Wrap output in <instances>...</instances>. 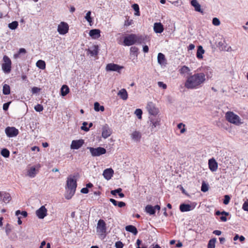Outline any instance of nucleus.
I'll return each instance as SVG.
<instances>
[{
	"label": "nucleus",
	"instance_id": "79ce46f5",
	"mask_svg": "<svg viewBox=\"0 0 248 248\" xmlns=\"http://www.w3.org/2000/svg\"><path fill=\"white\" fill-rule=\"evenodd\" d=\"M36 169L34 167H31L28 171V175L31 177H34L35 175Z\"/></svg>",
	"mask_w": 248,
	"mask_h": 248
},
{
	"label": "nucleus",
	"instance_id": "39448f33",
	"mask_svg": "<svg viewBox=\"0 0 248 248\" xmlns=\"http://www.w3.org/2000/svg\"><path fill=\"white\" fill-rule=\"evenodd\" d=\"M5 133L9 138L16 137L19 133L18 130L15 127H7L5 129Z\"/></svg>",
	"mask_w": 248,
	"mask_h": 248
},
{
	"label": "nucleus",
	"instance_id": "c85d7f7f",
	"mask_svg": "<svg viewBox=\"0 0 248 248\" xmlns=\"http://www.w3.org/2000/svg\"><path fill=\"white\" fill-rule=\"evenodd\" d=\"M165 55L162 53H159L157 55V62L160 65H164L165 63Z\"/></svg>",
	"mask_w": 248,
	"mask_h": 248
},
{
	"label": "nucleus",
	"instance_id": "aec40b11",
	"mask_svg": "<svg viewBox=\"0 0 248 248\" xmlns=\"http://www.w3.org/2000/svg\"><path fill=\"white\" fill-rule=\"evenodd\" d=\"M208 165L210 170L212 171H215L217 169V162L214 158L209 160Z\"/></svg>",
	"mask_w": 248,
	"mask_h": 248
},
{
	"label": "nucleus",
	"instance_id": "f03ea898",
	"mask_svg": "<svg viewBox=\"0 0 248 248\" xmlns=\"http://www.w3.org/2000/svg\"><path fill=\"white\" fill-rule=\"evenodd\" d=\"M226 118L230 123L236 125H239L242 124L240 117L232 112H227L226 113Z\"/></svg>",
	"mask_w": 248,
	"mask_h": 248
},
{
	"label": "nucleus",
	"instance_id": "de8ad7c7",
	"mask_svg": "<svg viewBox=\"0 0 248 248\" xmlns=\"http://www.w3.org/2000/svg\"><path fill=\"white\" fill-rule=\"evenodd\" d=\"M208 190V185L205 184L204 182H203L202 185L201 190L203 192H205L207 191Z\"/></svg>",
	"mask_w": 248,
	"mask_h": 248
},
{
	"label": "nucleus",
	"instance_id": "09e8293b",
	"mask_svg": "<svg viewBox=\"0 0 248 248\" xmlns=\"http://www.w3.org/2000/svg\"><path fill=\"white\" fill-rule=\"evenodd\" d=\"M34 109L37 112H41L43 111L44 108L42 105L40 104H37L34 107Z\"/></svg>",
	"mask_w": 248,
	"mask_h": 248
},
{
	"label": "nucleus",
	"instance_id": "2f4dec72",
	"mask_svg": "<svg viewBox=\"0 0 248 248\" xmlns=\"http://www.w3.org/2000/svg\"><path fill=\"white\" fill-rule=\"evenodd\" d=\"M61 92L62 96H65L69 92V89L68 87L66 85H62L61 89Z\"/></svg>",
	"mask_w": 248,
	"mask_h": 248
},
{
	"label": "nucleus",
	"instance_id": "9d476101",
	"mask_svg": "<svg viewBox=\"0 0 248 248\" xmlns=\"http://www.w3.org/2000/svg\"><path fill=\"white\" fill-rule=\"evenodd\" d=\"M69 26L68 24L64 22H61L58 26L57 31L60 34H65L68 32Z\"/></svg>",
	"mask_w": 248,
	"mask_h": 248
},
{
	"label": "nucleus",
	"instance_id": "4d7b16f0",
	"mask_svg": "<svg viewBox=\"0 0 248 248\" xmlns=\"http://www.w3.org/2000/svg\"><path fill=\"white\" fill-rule=\"evenodd\" d=\"M11 231V226L9 224H7L5 229V232L7 235H9Z\"/></svg>",
	"mask_w": 248,
	"mask_h": 248
},
{
	"label": "nucleus",
	"instance_id": "6e6d98bb",
	"mask_svg": "<svg viewBox=\"0 0 248 248\" xmlns=\"http://www.w3.org/2000/svg\"><path fill=\"white\" fill-rule=\"evenodd\" d=\"M26 52V49L25 48H21L19 49V50L18 51V54H15L14 55V56H15V57L16 58L19 54L25 53Z\"/></svg>",
	"mask_w": 248,
	"mask_h": 248
},
{
	"label": "nucleus",
	"instance_id": "4be33fe9",
	"mask_svg": "<svg viewBox=\"0 0 248 248\" xmlns=\"http://www.w3.org/2000/svg\"><path fill=\"white\" fill-rule=\"evenodd\" d=\"M154 30L156 33H161L164 31L163 25L161 23H155L154 25Z\"/></svg>",
	"mask_w": 248,
	"mask_h": 248
},
{
	"label": "nucleus",
	"instance_id": "473e14b6",
	"mask_svg": "<svg viewBox=\"0 0 248 248\" xmlns=\"http://www.w3.org/2000/svg\"><path fill=\"white\" fill-rule=\"evenodd\" d=\"M135 43H138L139 44L145 43V37L141 35H137L136 34V38H135Z\"/></svg>",
	"mask_w": 248,
	"mask_h": 248
},
{
	"label": "nucleus",
	"instance_id": "f704fd0d",
	"mask_svg": "<svg viewBox=\"0 0 248 248\" xmlns=\"http://www.w3.org/2000/svg\"><path fill=\"white\" fill-rule=\"evenodd\" d=\"M94 109L96 111H104L105 108L103 106H101L98 102H96L94 104Z\"/></svg>",
	"mask_w": 248,
	"mask_h": 248
},
{
	"label": "nucleus",
	"instance_id": "6e6552de",
	"mask_svg": "<svg viewBox=\"0 0 248 248\" xmlns=\"http://www.w3.org/2000/svg\"><path fill=\"white\" fill-rule=\"evenodd\" d=\"M124 68V67L113 63H110L107 65L106 70L107 71H116L120 73V71Z\"/></svg>",
	"mask_w": 248,
	"mask_h": 248
},
{
	"label": "nucleus",
	"instance_id": "ddd939ff",
	"mask_svg": "<svg viewBox=\"0 0 248 248\" xmlns=\"http://www.w3.org/2000/svg\"><path fill=\"white\" fill-rule=\"evenodd\" d=\"M106 231V223L102 219H100L97 223V232L103 234Z\"/></svg>",
	"mask_w": 248,
	"mask_h": 248
},
{
	"label": "nucleus",
	"instance_id": "c03bdc74",
	"mask_svg": "<svg viewBox=\"0 0 248 248\" xmlns=\"http://www.w3.org/2000/svg\"><path fill=\"white\" fill-rule=\"evenodd\" d=\"M189 71V68L186 66H182L181 68L179 70L180 73L182 74L187 73Z\"/></svg>",
	"mask_w": 248,
	"mask_h": 248
},
{
	"label": "nucleus",
	"instance_id": "4468645a",
	"mask_svg": "<svg viewBox=\"0 0 248 248\" xmlns=\"http://www.w3.org/2000/svg\"><path fill=\"white\" fill-rule=\"evenodd\" d=\"M112 133L111 129L107 124H105L102 127V136L104 139H106L110 136Z\"/></svg>",
	"mask_w": 248,
	"mask_h": 248
},
{
	"label": "nucleus",
	"instance_id": "f257e3e1",
	"mask_svg": "<svg viewBox=\"0 0 248 248\" xmlns=\"http://www.w3.org/2000/svg\"><path fill=\"white\" fill-rule=\"evenodd\" d=\"M205 80V75L203 73L195 74L187 78L185 86L187 89L196 88L202 84Z\"/></svg>",
	"mask_w": 248,
	"mask_h": 248
},
{
	"label": "nucleus",
	"instance_id": "20e7f679",
	"mask_svg": "<svg viewBox=\"0 0 248 248\" xmlns=\"http://www.w3.org/2000/svg\"><path fill=\"white\" fill-rule=\"evenodd\" d=\"M89 149L92 156H98L101 155H104L106 153V150L103 147H98L97 148H93L91 147H87Z\"/></svg>",
	"mask_w": 248,
	"mask_h": 248
},
{
	"label": "nucleus",
	"instance_id": "4c0bfd02",
	"mask_svg": "<svg viewBox=\"0 0 248 248\" xmlns=\"http://www.w3.org/2000/svg\"><path fill=\"white\" fill-rule=\"evenodd\" d=\"M0 153H1V155L5 158L9 157V156L10 155V152L6 148L2 149Z\"/></svg>",
	"mask_w": 248,
	"mask_h": 248
},
{
	"label": "nucleus",
	"instance_id": "7ed1b4c3",
	"mask_svg": "<svg viewBox=\"0 0 248 248\" xmlns=\"http://www.w3.org/2000/svg\"><path fill=\"white\" fill-rule=\"evenodd\" d=\"M4 63L2 64V69L5 73H9L11 70L12 62L10 58L5 55L3 56Z\"/></svg>",
	"mask_w": 248,
	"mask_h": 248
},
{
	"label": "nucleus",
	"instance_id": "5fc2aeb1",
	"mask_svg": "<svg viewBox=\"0 0 248 248\" xmlns=\"http://www.w3.org/2000/svg\"><path fill=\"white\" fill-rule=\"evenodd\" d=\"M133 23V20H129L128 18L125 21L124 26H129L131 25H132Z\"/></svg>",
	"mask_w": 248,
	"mask_h": 248
},
{
	"label": "nucleus",
	"instance_id": "2eb2a0df",
	"mask_svg": "<svg viewBox=\"0 0 248 248\" xmlns=\"http://www.w3.org/2000/svg\"><path fill=\"white\" fill-rule=\"evenodd\" d=\"M36 215L40 219H43L47 215V209L44 206H42L36 211Z\"/></svg>",
	"mask_w": 248,
	"mask_h": 248
},
{
	"label": "nucleus",
	"instance_id": "c9c22d12",
	"mask_svg": "<svg viewBox=\"0 0 248 248\" xmlns=\"http://www.w3.org/2000/svg\"><path fill=\"white\" fill-rule=\"evenodd\" d=\"M2 92L5 95L9 94L10 93V87L9 85L6 84H4L3 86Z\"/></svg>",
	"mask_w": 248,
	"mask_h": 248
},
{
	"label": "nucleus",
	"instance_id": "0eeeda50",
	"mask_svg": "<svg viewBox=\"0 0 248 248\" xmlns=\"http://www.w3.org/2000/svg\"><path fill=\"white\" fill-rule=\"evenodd\" d=\"M136 34H130L124 38V44L125 46H130L135 44Z\"/></svg>",
	"mask_w": 248,
	"mask_h": 248
},
{
	"label": "nucleus",
	"instance_id": "9b49d317",
	"mask_svg": "<svg viewBox=\"0 0 248 248\" xmlns=\"http://www.w3.org/2000/svg\"><path fill=\"white\" fill-rule=\"evenodd\" d=\"M150 118V127L151 131H156L157 129L156 127L159 126L160 125V119L158 118L154 119L153 118Z\"/></svg>",
	"mask_w": 248,
	"mask_h": 248
},
{
	"label": "nucleus",
	"instance_id": "1a4fd4ad",
	"mask_svg": "<svg viewBox=\"0 0 248 248\" xmlns=\"http://www.w3.org/2000/svg\"><path fill=\"white\" fill-rule=\"evenodd\" d=\"M218 48L221 51H231L232 48L230 46H228L227 43L224 39L221 38V41L218 42Z\"/></svg>",
	"mask_w": 248,
	"mask_h": 248
},
{
	"label": "nucleus",
	"instance_id": "f8f14e48",
	"mask_svg": "<svg viewBox=\"0 0 248 248\" xmlns=\"http://www.w3.org/2000/svg\"><path fill=\"white\" fill-rule=\"evenodd\" d=\"M146 108L147 111L152 115L155 116L158 113V110L157 108H156L152 102H150L148 103Z\"/></svg>",
	"mask_w": 248,
	"mask_h": 248
},
{
	"label": "nucleus",
	"instance_id": "a878e982",
	"mask_svg": "<svg viewBox=\"0 0 248 248\" xmlns=\"http://www.w3.org/2000/svg\"><path fill=\"white\" fill-rule=\"evenodd\" d=\"M118 95L124 100H126L128 98V94L125 89H121L118 93Z\"/></svg>",
	"mask_w": 248,
	"mask_h": 248
},
{
	"label": "nucleus",
	"instance_id": "37998d69",
	"mask_svg": "<svg viewBox=\"0 0 248 248\" xmlns=\"http://www.w3.org/2000/svg\"><path fill=\"white\" fill-rule=\"evenodd\" d=\"M132 7L133 8V9L135 10V11L136 12L135 13V15L139 16L140 15V11H139V6L138 4H134L132 5Z\"/></svg>",
	"mask_w": 248,
	"mask_h": 248
},
{
	"label": "nucleus",
	"instance_id": "3c124183",
	"mask_svg": "<svg viewBox=\"0 0 248 248\" xmlns=\"http://www.w3.org/2000/svg\"><path fill=\"white\" fill-rule=\"evenodd\" d=\"M242 209L248 212V199L244 202L243 204Z\"/></svg>",
	"mask_w": 248,
	"mask_h": 248
},
{
	"label": "nucleus",
	"instance_id": "b1692460",
	"mask_svg": "<svg viewBox=\"0 0 248 248\" xmlns=\"http://www.w3.org/2000/svg\"><path fill=\"white\" fill-rule=\"evenodd\" d=\"M230 215L229 212L225 211L220 212L218 211V216H220L219 218L221 221L226 222L227 220V217Z\"/></svg>",
	"mask_w": 248,
	"mask_h": 248
},
{
	"label": "nucleus",
	"instance_id": "69168bd1",
	"mask_svg": "<svg viewBox=\"0 0 248 248\" xmlns=\"http://www.w3.org/2000/svg\"><path fill=\"white\" fill-rule=\"evenodd\" d=\"M109 201L114 205L117 206V202H118L116 201L115 200L113 199H110Z\"/></svg>",
	"mask_w": 248,
	"mask_h": 248
},
{
	"label": "nucleus",
	"instance_id": "a211bd4d",
	"mask_svg": "<svg viewBox=\"0 0 248 248\" xmlns=\"http://www.w3.org/2000/svg\"><path fill=\"white\" fill-rule=\"evenodd\" d=\"M191 5L194 7V9L196 12L203 14V10L201 8V5L199 3L197 0H191L190 1Z\"/></svg>",
	"mask_w": 248,
	"mask_h": 248
},
{
	"label": "nucleus",
	"instance_id": "052dcab7",
	"mask_svg": "<svg viewBox=\"0 0 248 248\" xmlns=\"http://www.w3.org/2000/svg\"><path fill=\"white\" fill-rule=\"evenodd\" d=\"M40 90V89L38 88V87H34L32 88L31 89V92H32V93H38Z\"/></svg>",
	"mask_w": 248,
	"mask_h": 248
},
{
	"label": "nucleus",
	"instance_id": "f3484780",
	"mask_svg": "<svg viewBox=\"0 0 248 248\" xmlns=\"http://www.w3.org/2000/svg\"><path fill=\"white\" fill-rule=\"evenodd\" d=\"M0 198L5 203L9 202L11 200L10 194L3 191L0 192Z\"/></svg>",
	"mask_w": 248,
	"mask_h": 248
},
{
	"label": "nucleus",
	"instance_id": "58836bf2",
	"mask_svg": "<svg viewBox=\"0 0 248 248\" xmlns=\"http://www.w3.org/2000/svg\"><path fill=\"white\" fill-rule=\"evenodd\" d=\"M18 25L17 21H15L8 24V27L11 30L16 29Z\"/></svg>",
	"mask_w": 248,
	"mask_h": 248
},
{
	"label": "nucleus",
	"instance_id": "8fccbe9b",
	"mask_svg": "<svg viewBox=\"0 0 248 248\" xmlns=\"http://www.w3.org/2000/svg\"><path fill=\"white\" fill-rule=\"evenodd\" d=\"M230 201V197L228 195H225L224 199L223 201V203L225 205H227L229 203Z\"/></svg>",
	"mask_w": 248,
	"mask_h": 248
},
{
	"label": "nucleus",
	"instance_id": "dca6fc26",
	"mask_svg": "<svg viewBox=\"0 0 248 248\" xmlns=\"http://www.w3.org/2000/svg\"><path fill=\"white\" fill-rule=\"evenodd\" d=\"M83 140H74L72 141L71 148L72 149H78L84 144Z\"/></svg>",
	"mask_w": 248,
	"mask_h": 248
},
{
	"label": "nucleus",
	"instance_id": "0e129e2a",
	"mask_svg": "<svg viewBox=\"0 0 248 248\" xmlns=\"http://www.w3.org/2000/svg\"><path fill=\"white\" fill-rule=\"evenodd\" d=\"M80 192L82 193L87 194V193H88L89 192V189L86 187H84V188H82L81 189Z\"/></svg>",
	"mask_w": 248,
	"mask_h": 248
},
{
	"label": "nucleus",
	"instance_id": "bb28decb",
	"mask_svg": "<svg viewBox=\"0 0 248 248\" xmlns=\"http://www.w3.org/2000/svg\"><path fill=\"white\" fill-rule=\"evenodd\" d=\"M125 230L127 232L132 233L134 235L138 233V231L136 227L133 225H129L125 227Z\"/></svg>",
	"mask_w": 248,
	"mask_h": 248
},
{
	"label": "nucleus",
	"instance_id": "5701e85b",
	"mask_svg": "<svg viewBox=\"0 0 248 248\" xmlns=\"http://www.w3.org/2000/svg\"><path fill=\"white\" fill-rule=\"evenodd\" d=\"M194 207H192L191 205L188 204L182 203L180 205V210L181 212H187L193 209Z\"/></svg>",
	"mask_w": 248,
	"mask_h": 248
},
{
	"label": "nucleus",
	"instance_id": "393cba45",
	"mask_svg": "<svg viewBox=\"0 0 248 248\" xmlns=\"http://www.w3.org/2000/svg\"><path fill=\"white\" fill-rule=\"evenodd\" d=\"M100 31L99 29H93L89 32V35L93 38L97 39L100 36Z\"/></svg>",
	"mask_w": 248,
	"mask_h": 248
},
{
	"label": "nucleus",
	"instance_id": "13d9d810",
	"mask_svg": "<svg viewBox=\"0 0 248 248\" xmlns=\"http://www.w3.org/2000/svg\"><path fill=\"white\" fill-rule=\"evenodd\" d=\"M123 244L121 241H118L115 243V247L116 248H123Z\"/></svg>",
	"mask_w": 248,
	"mask_h": 248
},
{
	"label": "nucleus",
	"instance_id": "774afa93",
	"mask_svg": "<svg viewBox=\"0 0 248 248\" xmlns=\"http://www.w3.org/2000/svg\"><path fill=\"white\" fill-rule=\"evenodd\" d=\"M143 51L145 53H147L149 51V47L145 45L143 46Z\"/></svg>",
	"mask_w": 248,
	"mask_h": 248
},
{
	"label": "nucleus",
	"instance_id": "ea45409f",
	"mask_svg": "<svg viewBox=\"0 0 248 248\" xmlns=\"http://www.w3.org/2000/svg\"><path fill=\"white\" fill-rule=\"evenodd\" d=\"M130 54L131 55H134L136 57L138 56V51L139 50V49L138 47L136 46H132L130 48Z\"/></svg>",
	"mask_w": 248,
	"mask_h": 248
},
{
	"label": "nucleus",
	"instance_id": "49530a36",
	"mask_svg": "<svg viewBox=\"0 0 248 248\" xmlns=\"http://www.w3.org/2000/svg\"><path fill=\"white\" fill-rule=\"evenodd\" d=\"M91 11H88L86 13V16H85V19L87 20V21L89 23H91L92 22V18H91Z\"/></svg>",
	"mask_w": 248,
	"mask_h": 248
},
{
	"label": "nucleus",
	"instance_id": "423d86ee",
	"mask_svg": "<svg viewBox=\"0 0 248 248\" xmlns=\"http://www.w3.org/2000/svg\"><path fill=\"white\" fill-rule=\"evenodd\" d=\"M77 186V184L76 180L74 179V178H73L71 176H69L67 178L66 182V187L68 189L76 190Z\"/></svg>",
	"mask_w": 248,
	"mask_h": 248
},
{
	"label": "nucleus",
	"instance_id": "680f3d73",
	"mask_svg": "<svg viewBox=\"0 0 248 248\" xmlns=\"http://www.w3.org/2000/svg\"><path fill=\"white\" fill-rule=\"evenodd\" d=\"M11 103V102H9L7 103H5L3 105V109L4 110H7L8 109L9 106L10 104Z\"/></svg>",
	"mask_w": 248,
	"mask_h": 248
},
{
	"label": "nucleus",
	"instance_id": "c756f323",
	"mask_svg": "<svg viewBox=\"0 0 248 248\" xmlns=\"http://www.w3.org/2000/svg\"><path fill=\"white\" fill-rule=\"evenodd\" d=\"M145 210L146 213L149 214L150 215H154L155 213V208L151 205H147L145 207Z\"/></svg>",
	"mask_w": 248,
	"mask_h": 248
},
{
	"label": "nucleus",
	"instance_id": "cd10ccee",
	"mask_svg": "<svg viewBox=\"0 0 248 248\" xmlns=\"http://www.w3.org/2000/svg\"><path fill=\"white\" fill-rule=\"evenodd\" d=\"M204 50L203 49V47L201 46H199L198 47V49L197 51L196 56L198 59H202L203 58L202 54L204 53Z\"/></svg>",
	"mask_w": 248,
	"mask_h": 248
},
{
	"label": "nucleus",
	"instance_id": "6ab92c4d",
	"mask_svg": "<svg viewBox=\"0 0 248 248\" xmlns=\"http://www.w3.org/2000/svg\"><path fill=\"white\" fill-rule=\"evenodd\" d=\"M113 173L114 171L112 169H107L104 170L103 175L106 179L108 180L111 179Z\"/></svg>",
	"mask_w": 248,
	"mask_h": 248
},
{
	"label": "nucleus",
	"instance_id": "7c9ffc66",
	"mask_svg": "<svg viewBox=\"0 0 248 248\" xmlns=\"http://www.w3.org/2000/svg\"><path fill=\"white\" fill-rule=\"evenodd\" d=\"M88 51L92 56H95L98 54V46H93L91 48L88 49Z\"/></svg>",
	"mask_w": 248,
	"mask_h": 248
},
{
	"label": "nucleus",
	"instance_id": "338daca9",
	"mask_svg": "<svg viewBox=\"0 0 248 248\" xmlns=\"http://www.w3.org/2000/svg\"><path fill=\"white\" fill-rule=\"evenodd\" d=\"M149 248H161L157 244H153Z\"/></svg>",
	"mask_w": 248,
	"mask_h": 248
},
{
	"label": "nucleus",
	"instance_id": "603ef678",
	"mask_svg": "<svg viewBox=\"0 0 248 248\" xmlns=\"http://www.w3.org/2000/svg\"><path fill=\"white\" fill-rule=\"evenodd\" d=\"M122 190V188H118L116 189H115V190H111L110 191V193L112 195H114V196H115L116 195L117 193H119L120 192H121Z\"/></svg>",
	"mask_w": 248,
	"mask_h": 248
},
{
	"label": "nucleus",
	"instance_id": "a18cd8bd",
	"mask_svg": "<svg viewBox=\"0 0 248 248\" xmlns=\"http://www.w3.org/2000/svg\"><path fill=\"white\" fill-rule=\"evenodd\" d=\"M134 113L136 115V116H137L138 119H141L142 111L141 109H140V108L136 109V110L135 111Z\"/></svg>",
	"mask_w": 248,
	"mask_h": 248
},
{
	"label": "nucleus",
	"instance_id": "bf43d9fd",
	"mask_svg": "<svg viewBox=\"0 0 248 248\" xmlns=\"http://www.w3.org/2000/svg\"><path fill=\"white\" fill-rule=\"evenodd\" d=\"M157 84L159 87H162L164 89H165L167 88L166 84H164L163 82L159 81V82H158Z\"/></svg>",
	"mask_w": 248,
	"mask_h": 248
},
{
	"label": "nucleus",
	"instance_id": "e433bc0d",
	"mask_svg": "<svg viewBox=\"0 0 248 248\" xmlns=\"http://www.w3.org/2000/svg\"><path fill=\"white\" fill-rule=\"evenodd\" d=\"M36 66L41 69H44L46 68V63L43 60H38L36 63Z\"/></svg>",
	"mask_w": 248,
	"mask_h": 248
},
{
	"label": "nucleus",
	"instance_id": "a19ab883",
	"mask_svg": "<svg viewBox=\"0 0 248 248\" xmlns=\"http://www.w3.org/2000/svg\"><path fill=\"white\" fill-rule=\"evenodd\" d=\"M216 239L214 238L211 239L208 244V248H215Z\"/></svg>",
	"mask_w": 248,
	"mask_h": 248
},
{
	"label": "nucleus",
	"instance_id": "412c9836",
	"mask_svg": "<svg viewBox=\"0 0 248 248\" xmlns=\"http://www.w3.org/2000/svg\"><path fill=\"white\" fill-rule=\"evenodd\" d=\"M141 137V134L140 132L138 131H135L131 134V139L136 142L140 141Z\"/></svg>",
	"mask_w": 248,
	"mask_h": 248
},
{
	"label": "nucleus",
	"instance_id": "e2e57ef3",
	"mask_svg": "<svg viewBox=\"0 0 248 248\" xmlns=\"http://www.w3.org/2000/svg\"><path fill=\"white\" fill-rule=\"evenodd\" d=\"M117 205L118 206V207L122 208L125 205V203L123 202H118Z\"/></svg>",
	"mask_w": 248,
	"mask_h": 248
},
{
	"label": "nucleus",
	"instance_id": "72a5a7b5",
	"mask_svg": "<svg viewBox=\"0 0 248 248\" xmlns=\"http://www.w3.org/2000/svg\"><path fill=\"white\" fill-rule=\"evenodd\" d=\"M76 192V190L68 189L67 192L65 194V198L67 200H70L74 196Z\"/></svg>",
	"mask_w": 248,
	"mask_h": 248
},
{
	"label": "nucleus",
	"instance_id": "864d4df0",
	"mask_svg": "<svg viewBox=\"0 0 248 248\" xmlns=\"http://www.w3.org/2000/svg\"><path fill=\"white\" fill-rule=\"evenodd\" d=\"M88 123L86 122H84L83 123V125L81 127V129L83 130H84L85 131H88L89 130V128H88L86 127V125H87Z\"/></svg>",
	"mask_w": 248,
	"mask_h": 248
}]
</instances>
